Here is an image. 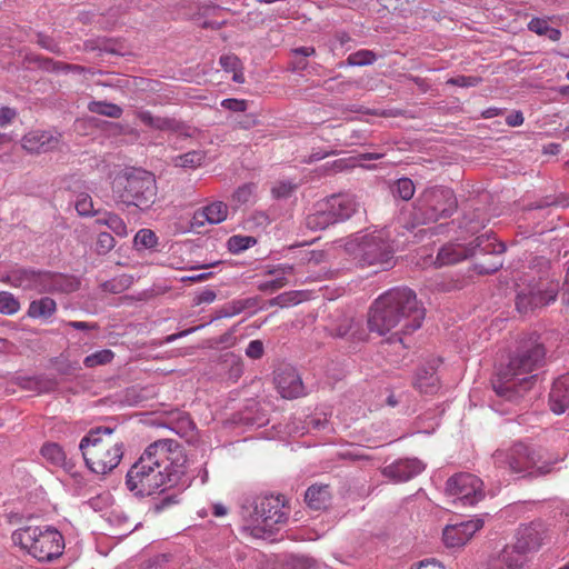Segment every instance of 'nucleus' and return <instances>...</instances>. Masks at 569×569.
<instances>
[{
  "label": "nucleus",
  "instance_id": "1",
  "mask_svg": "<svg viewBox=\"0 0 569 569\" xmlns=\"http://www.w3.org/2000/svg\"><path fill=\"white\" fill-rule=\"evenodd\" d=\"M187 456L171 439L149 445L126 476V486L134 496L146 497L158 490L187 488L191 478L186 472Z\"/></svg>",
  "mask_w": 569,
  "mask_h": 569
},
{
  "label": "nucleus",
  "instance_id": "2",
  "mask_svg": "<svg viewBox=\"0 0 569 569\" xmlns=\"http://www.w3.org/2000/svg\"><path fill=\"white\" fill-rule=\"evenodd\" d=\"M423 319L425 309L416 293L408 288H393L373 302L367 323L370 331L380 336L391 332L389 341L402 342V335L419 329Z\"/></svg>",
  "mask_w": 569,
  "mask_h": 569
},
{
  "label": "nucleus",
  "instance_id": "3",
  "mask_svg": "<svg viewBox=\"0 0 569 569\" xmlns=\"http://www.w3.org/2000/svg\"><path fill=\"white\" fill-rule=\"evenodd\" d=\"M545 355L542 345L537 340L523 343L493 381L495 392L510 401L521 397L536 382L533 371L542 366Z\"/></svg>",
  "mask_w": 569,
  "mask_h": 569
},
{
  "label": "nucleus",
  "instance_id": "4",
  "mask_svg": "<svg viewBox=\"0 0 569 569\" xmlns=\"http://www.w3.org/2000/svg\"><path fill=\"white\" fill-rule=\"evenodd\" d=\"M549 261L542 257L535 259L530 272L519 278L516 306L525 313L535 308H541L556 301L559 292L558 280L550 277Z\"/></svg>",
  "mask_w": 569,
  "mask_h": 569
},
{
  "label": "nucleus",
  "instance_id": "5",
  "mask_svg": "<svg viewBox=\"0 0 569 569\" xmlns=\"http://www.w3.org/2000/svg\"><path fill=\"white\" fill-rule=\"evenodd\" d=\"M114 429H91L79 443L88 468L97 475H107L116 469L123 457V443L113 437Z\"/></svg>",
  "mask_w": 569,
  "mask_h": 569
},
{
  "label": "nucleus",
  "instance_id": "6",
  "mask_svg": "<svg viewBox=\"0 0 569 569\" xmlns=\"http://www.w3.org/2000/svg\"><path fill=\"white\" fill-rule=\"evenodd\" d=\"M345 249L362 267H379L386 270L395 264V249L389 232L385 229L358 231L347 238Z\"/></svg>",
  "mask_w": 569,
  "mask_h": 569
},
{
  "label": "nucleus",
  "instance_id": "7",
  "mask_svg": "<svg viewBox=\"0 0 569 569\" xmlns=\"http://www.w3.org/2000/svg\"><path fill=\"white\" fill-rule=\"evenodd\" d=\"M241 516L244 521L242 533L256 539L271 537L278 525L288 519L284 501L280 496L257 497L250 505H243Z\"/></svg>",
  "mask_w": 569,
  "mask_h": 569
},
{
  "label": "nucleus",
  "instance_id": "8",
  "mask_svg": "<svg viewBox=\"0 0 569 569\" xmlns=\"http://www.w3.org/2000/svg\"><path fill=\"white\" fill-rule=\"evenodd\" d=\"M496 468L503 469L510 473L522 476H545L553 470V465L560 459L550 460L545 458L541 449L517 442L507 449H498L492 455Z\"/></svg>",
  "mask_w": 569,
  "mask_h": 569
},
{
  "label": "nucleus",
  "instance_id": "9",
  "mask_svg": "<svg viewBox=\"0 0 569 569\" xmlns=\"http://www.w3.org/2000/svg\"><path fill=\"white\" fill-rule=\"evenodd\" d=\"M11 540L40 562H50L64 550L62 533L51 526L19 528L12 532Z\"/></svg>",
  "mask_w": 569,
  "mask_h": 569
},
{
  "label": "nucleus",
  "instance_id": "10",
  "mask_svg": "<svg viewBox=\"0 0 569 569\" xmlns=\"http://www.w3.org/2000/svg\"><path fill=\"white\" fill-rule=\"evenodd\" d=\"M112 191L117 201L146 210L156 200V180L150 172L134 170L124 177L117 178Z\"/></svg>",
  "mask_w": 569,
  "mask_h": 569
},
{
  "label": "nucleus",
  "instance_id": "11",
  "mask_svg": "<svg viewBox=\"0 0 569 569\" xmlns=\"http://www.w3.org/2000/svg\"><path fill=\"white\" fill-rule=\"evenodd\" d=\"M360 203L355 194H331L317 204L313 213L308 214L306 224L311 230L327 227L350 219L359 209Z\"/></svg>",
  "mask_w": 569,
  "mask_h": 569
},
{
  "label": "nucleus",
  "instance_id": "12",
  "mask_svg": "<svg viewBox=\"0 0 569 569\" xmlns=\"http://www.w3.org/2000/svg\"><path fill=\"white\" fill-rule=\"evenodd\" d=\"M457 208L453 191L445 187L426 189L416 200L413 219L417 223L427 224L442 218H449Z\"/></svg>",
  "mask_w": 569,
  "mask_h": 569
},
{
  "label": "nucleus",
  "instance_id": "13",
  "mask_svg": "<svg viewBox=\"0 0 569 569\" xmlns=\"http://www.w3.org/2000/svg\"><path fill=\"white\" fill-rule=\"evenodd\" d=\"M506 250L505 244L497 242L491 234H481L470 243L448 242L443 244L433 261L436 267H445L461 262L478 252L486 254H500Z\"/></svg>",
  "mask_w": 569,
  "mask_h": 569
},
{
  "label": "nucleus",
  "instance_id": "14",
  "mask_svg": "<svg viewBox=\"0 0 569 569\" xmlns=\"http://www.w3.org/2000/svg\"><path fill=\"white\" fill-rule=\"evenodd\" d=\"M446 495L452 498L453 503L460 506H475L485 498L483 482L475 475L459 472L446 482Z\"/></svg>",
  "mask_w": 569,
  "mask_h": 569
},
{
  "label": "nucleus",
  "instance_id": "15",
  "mask_svg": "<svg viewBox=\"0 0 569 569\" xmlns=\"http://www.w3.org/2000/svg\"><path fill=\"white\" fill-rule=\"evenodd\" d=\"M0 282L22 291L41 293L42 271L16 266L0 271Z\"/></svg>",
  "mask_w": 569,
  "mask_h": 569
},
{
  "label": "nucleus",
  "instance_id": "16",
  "mask_svg": "<svg viewBox=\"0 0 569 569\" xmlns=\"http://www.w3.org/2000/svg\"><path fill=\"white\" fill-rule=\"evenodd\" d=\"M61 143V133L57 130L34 129L21 139V147L30 154H42L57 150Z\"/></svg>",
  "mask_w": 569,
  "mask_h": 569
},
{
  "label": "nucleus",
  "instance_id": "17",
  "mask_svg": "<svg viewBox=\"0 0 569 569\" xmlns=\"http://www.w3.org/2000/svg\"><path fill=\"white\" fill-rule=\"evenodd\" d=\"M482 527L483 520L480 518H473L459 523L448 525L442 532L443 542L449 548L462 547Z\"/></svg>",
  "mask_w": 569,
  "mask_h": 569
},
{
  "label": "nucleus",
  "instance_id": "18",
  "mask_svg": "<svg viewBox=\"0 0 569 569\" xmlns=\"http://www.w3.org/2000/svg\"><path fill=\"white\" fill-rule=\"evenodd\" d=\"M426 469V465L417 458L397 460L383 468L382 475L395 482H406Z\"/></svg>",
  "mask_w": 569,
  "mask_h": 569
},
{
  "label": "nucleus",
  "instance_id": "19",
  "mask_svg": "<svg viewBox=\"0 0 569 569\" xmlns=\"http://www.w3.org/2000/svg\"><path fill=\"white\" fill-rule=\"evenodd\" d=\"M41 455L49 463L69 473L79 488L84 486L83 477L74 470L73 461L67 458L61 446L54 442L46 443L41 448Z\"/></svg>",
  "mask_w": 569,
  "mask_h": 569
},
{
  "label": "nucleus",
  "instance_id": "20",
  "mask_svg": "<svg viewBox=\"0 0 569 569\" xmlns=\"http://www.w3.org/2000/svg\"><path fill=\"white\" fill-rule=\"evenodd\" d=\"M543 526L541 522L521 525L516 532V542L512 546L528 557V553L539 549L542 541Z\"/></svg>",
  "mask_w": 569,
  "mask_h": 569
},
{
  "label": "nucleus",
  "instance_id": "21",
  "mask_svg": "<svg viewBox=\"0 0 569 569\" xmlns=\"http://www.w3.org/2000/svg\"><path fill=\"white\" fill-rule=\"evenodd\" d=\"M274 382L282 398L295 399L305 395L302 380L293 368L279 370Z\"/></svg>",
  "mask_w": 569,
  "mask_h": 569
},
{
  "label": "nucleus",
  "instance_id": "22",
  "mask_svg": "<svg viewBox=\"0 0 569 569\" xmlns=\"http://www.w3.org/2000/svg\"><path fill=\"white\" fill-rule=\"evenodd\" d=\"M528 557L512 545H507L488 565V569H525Z\"/></svg>",
  "mask_w": 569,
  "mask_h": 569
},
{
  "label": "nucleus",
  "instance_id": "23",
  "mask_svg": "<svg viewBox=\"0 0 569 569\" xmlns=\"http://www.w3.org/2000/svg\"><path fill=\"white\" fill-rule=\"evenodd\" d=\"M79 287L77 278L42 271L41 293L43 292H72Z\"/></svg>",
  "mask_w": 569,
  "mask_h": 569
},
{
  "label": "nucleus",
  "instance_id": "24",
  "mask_svg": "<svg viewBox=\"0 0 569 569\" xmlns=\"http://www.w3.org/2000/svg\"><path fill=\"white\" fill-rule=\"evenodd\" d=\"M329 332L332 337L348 338L352 341H361L367 337L366 330L362 328L360 321H356L349 317H343L338 323L332 325L329 328Z\"/></svg>",
  "mask_w": 569,
  "mask_h": 569
},
{
  "label": "nucleus",
  "instance_id": "25",
  "mask_svg": "<svg viewBox=\"0 0 569 569\" xmlns=\"http://www.w3.org/2000/svg\"><path fill=\"white\" fill-rule=\"evenodd\" d=\"M228 217V206L222 201H214L197 210L193 214V224L202 226L204 222L218 224Z\"/></svg>",
  "mask_w": 569,
  "mask_h": 569
},
{
  "label": "nucleus",
  "instance_id": "26",
  "mask_svg": "<svg viewBox=\"0 0 569 569\" xmlns=\"http://www.w3.org/2000/svg\"><path fill=\"white\" fill-rule=\"evenodd\" d=\"M550 409L561 415L569 408V377L558 378L549 395Z\"/></svg>",
  "mask_w": 569,
  "mask_h": 569
},
{
  "label": "nucleus",
  "instance_id": "27",
  "mask_svg": "<svg viewBox=\"0 0 569 569\" xmlns=\"http://www.w3.org/2000/svg\"><path fill=\"white\" fill-rule=\"evenodd\" d=\"M137 117L144 126L156 130L179 132L182 129V124L176 119L168 117H156L147 110L139 111Z\"/></svg>",
  "mask_w": 569,
  "mask_h": 569
},
{
  "label": "nucleus",
  "instance_id": "28",
  "mask_svg": "<svg viewBox=\"0 0 569 569\" xmlns=\"http://www.w3.org/2000/svg\"><path fill=\"white\" fill-rule=\"evenodd\" d=\"M413 386L423 393L432 395L439 389V379L432 365L418 369Z\"/></svg>",
  "mask_w": 569,
  "mask_h": 569
},
{
  "label": "nucleus",
  "instance_id": "29",
  "mask_svg": "<svg viewBox=\"0 0 569 569\" xmlns=\"http://www.w3.org/2000/svg\"><path fill=\"white\" fill-rule=\"evenodd\" d=\"M57 311V302L49 297L32 300L28 307L27 316L31 319L48 320Z\"/></svg>",
  "mask_w": 569,
  "mask_h": 569
},
{
  "label": "nucleus",
  "instance_id": "30",
  "mask_svg": "<svg viewBox=\"0 0 569 569\" xmlns=\"http://www.w3.org/2000/svg\"><path fill=\"white\" fill-rule=\"evenodd\" d=\"M273 276L270 280L261 281L258 288L261 291H276L289 283L288 277L293 273L291 264H281L277 269L269 271Z\"/></svg>",
  "mask_w": 569,
  "mask_h": 569
},
{
  "label": "nucleus",
  "instance_id": "31",
  "mask_svg": "<svg viewBox=\"0 0 569 569\" xmlns=\"http://www.w3.org/2000/svg\"><path fill=\"white\" fill-rule=\"evenodd\" d=\"M329 496L328 486H311L307 489L305 499L311 509L319 510L327 506Z\"/></svg>",
  "mask_w": 569,
  "mask_h": 569
},
{
  "label": "nucleus",
  "instance_id": "32",
  "mask_svg": "<svg viewBox=\"0 0 569 569\" xmlns=\"http://www.w3.org/2000/svg\"><path fill=\"white\" fill-rule=\"evenodd\" d=\"M204 158L206 154L203 151L193 150L176 157L173 163L176 167L193 169L201 166Z\"/></svg>",
  "mask_w": 569,
  "mask_h": 569
},
{
  "label": "nucleus",
  "instance_id": "33",
  "mask_svg": "<svg viewBox=\"0 0 569 569\" xmlns=\"http://www.w3.org/2000/svg\"><path fill=\"white\" fill-rule=\"evenodd\" d=\"M88 109L93 113L116 119L122 114V109L118 104L106 101H92L89 103Z\"/></svg>",
  "mask_w": 569,
  "mask_h": 569
},
{
  "label": "nucleus",
  "instance_id": "34",
  "mask_svg": "<svg viewBox=\"0 0 569 569\" xmlns=\"http://www.w3.org/2000/svg\"><path fill=\"white\" fill-rule=\"evenodd\" d=\"M307 298L305 291H290L281 293L269 301L270 306H279L281 308L296 306Z\"/></svg>",
  "mask_w": 569,
  "mask_h": 569
},
{
  "label": "nucleus",
  "instance_id": "35",
  "mask_svg": "<svg viewBox=\"0 0 569 569\" xmlns=\"http://www.w3.org/2000/svg\"><path fill=\"white\" fill-rule=\"evenodd\" d=\"M21 309L19 299L9 291H0V313L13 316Z\"/></svg>",
  "mask_w": 569,
  "mask_h": 569
},
{
  "label": "nucleus",
  "instance_id": "36",
  "mask_svg": "<svg viewBox=\"0 0 569 569\" xmlns=\"http://www.w3.org/2000/svg\"><path fill=\"white\" fill-rule=\"evenodd\" d=\"M257 243L251 236L234 234L227 241V248L231 253H240Z\"/></svg>",
  "mask_w": 569,
  "mask_h": 569
},
{
  "label": "nucleus",
  "instance_id": "37",
  "mask_svg": "<svg viewBox=\"0 0 569 569\" xmlns=\"http://www.w3.org/2000/svg\"><path fill=\"white\" fill-rule=\"evenodd\" d=\"M113 351H111L110 349H102L87 356L83 359V365L86 368H94L97 366H104L107 363H110L113 360Z\"/></svg>",
  "mask_w": 569,
  "mask_h": 569
},
{
  "label": "nucleus",
  "instance_id": "38",
  "mask_svg": "<svg viewBox=\"0 0 569 569\" xmlns=\"http://www.w3.org/2000/svg\"><path fill=\"white\" fill-rule=\"evenodd\" d=\"M252 305L253 303L251 299L232 300L220 309V317L230 318L237 316L244 311L246 309L252 307Z\"/></svg>",
  "mask_w": 569,
  "mask_h": 569
},
{
  "label": "nucleus",
  "instance_id": "39",
  "mask_svg": "<svg viewBox=\"0 0 569 569\" xmlns=\"http://www.w3.org/2000/svg\"><path fill=\"white\" fill-rule=\"evenodd\" d=\"M377 60V56L373 51L362 49L357 52L351 53L347 59V66L351 67H362V66H370L375 63Z\"/></svg>",
  "mask_w": 569,
  "mask_h": 569
},
{
  "label": "nucleus",
  "instance_id": "40",
  "mask_svg": "<svg viewBox=\"0 0 569 569\" xmlns=\"http://www.w3.org/2000/svg\"><path fill=\"white\" fill-rule=\"evenodd\" d=\"M77 212L82 217H92L98 213L93 209V201L89 193L81 192L77 196L74 201Z\"/></svg>",
  "mask_w": 569,
  "mask_h": 569
},
{
  "label": "nucleus",
  "instance_id": "41",
  "mask_svg": "<svg viewBox=\"0 0 569 569\" xmlns=\"http://www.w3.org/2000/svg\"><path fill=\"white\" fill-rule=\"evenodd\" d=\"M158 243L156 233L150 229H141L134 236V246L138 249H151Z\"/></svg>",
  "mask_w": 569,
  "mask_h": 569
},
{
  "label": "nucleus",
  "instance_id": "42",
  "mask_svg": "<svg viewBox=\"0 0 569 569\" xmlns=\"http://www.w3.org/2000/svg\"><path fill=\"white\" fill-rule=\"evenodd\" d=\"M106 226L118 237L124 238L128 236L127 224L116 213L106 212Z\"/></svg>",
  "mask_w": 569,
  "mask_h": 569
},
{
  "label": "nucleus",
  "instance_id": "43",
  "mask_svg": "<svg viewBox=\"0 0 569 569\" xmlns=\"http://www.w3.org/2000/svg\"><path fill=\"white\" fill-rule=\"evenodd\" d=\"M393 193L402 200H409L415 194V184L410 179L401 178L396 182Z\"/></svg>",
  "mask_w": 569,
  "mask_h": 569
},
{
  "label": "nucleus",
  "instance_id": "44",
  "mask_svg": "<svg viewBox=\"0 0 569 569\" xmlns=\"http://www.w3.org/2000/svg\"><path fill=\"white\" fill-rule=\"evenodd\" d=\"M116 246L114 238L111 233L100 232L96 242V250L100 254H106Z\"/></svg>",
  "mask_w": 569,
  "mask_h": 569
},
{
  "label": "nucleus",
  "instance_id": "45",
  "mask_svg": "<svg viewBox=\"0 0 569 569\" xmlns=\"http://www.w3.org/2000/svg\"><path fill=\"white\" fill-rule=\"evenodd\" d=\"M296 188H297V184H295L290 180L279 181L272 188V194H273L274 198L286 199V198H289L293 193Z\"/></svg>",
  "mask_w": 569,
  "mask_h": 569
},
{
  "label": "nucleus",
  "instance_id": "46",
  "mask_svg": "<svg viewBox=\"0 0 569 569\" xmlns=\"http://www.w3.org/2000/svg\"><path fill=\"white\" fill-rule=\"evenodd\" d=\"M256 186L253 183H246L240 186L233 193L232 198L239 204L249 202L254 193Z\"/></svg>",
  "mask_w": 569,
  "mask_h": 569
},
{
  "label": "nucleus",
  "instance_id": "47",
  "mask_svg": "<svg viewBox=\"0 0 569 569\" xmlns=\"http://www.w3.org/2000/svg\"><path fill=\"white\" fill-rule=\"evenodd\" d=\"M481 82L479 77L473 76H457L448 79L447 83L452 86H458L461 88H470L476 87Z\"/></svg>",
  "mask_w": 569,
  "mask_h": 569
},
{
  "label": "nucleus",
  "instance_id": "48",
  "mask_svg": "<svg viewBox=\"0 0 569 569\" xmlns=\"http://www.w3.org/2000/svg\"><path fill=\"white\" fill-rule=\"evenodd\" d=\"M221 107L233 112H244L248 108V102L243 99L228 98L221 101Z\"/></svg>",
  "mask_w": 569,
  "mask_h": 569
},
{
  "label": "nucleus",
  "instance_id": "49",
  "mask_svg": "<svg viewBox=\"0 0 569 569\" xmlns=\"http://www.w3.org/2000/svg\"><path fill=\"white\" fill-rule=\"evenodd\" d=\"M351 42H353V41L348 33L338 32L335 36V41L331 43L330 49H331V51H336L338 48H341V49H345L346 51H348L352 48Z\"/></svg>",
  "mask_w": 569,
  "mask_h": 569
},
{
  "label": "nucleus",
  "instance_id": "50",
  "mask_svg": "<svg viewBox=\"0 0 569 569\" xmlns=\"http://www.w3.org/2000/svg\"><path fill=\"white\" fill-rule=\"evenodd\" d=\"M219 63L227 72H231L241 66L240 59L234 54L221 56Z\"/></svg>",
  "mask_w": 569,
  "mask_h": 569
},
{
  "label": "nucleus",
  "instance_id": "51",
  "mask_svg": "<svg viewBox=\"0 0 569 569\" xmlns=\"http://www.w3.org/2000/svg\"><path fill=\"white\" fill-rule=\"evenodd\" d=\"M17 110L10 107H1L0 108V128H4L12 123V121L17 118Z\"/></svg>",
  "mask_w": 569,
  "mask_h": 569
},
{
  "label": "nucleus",
  "instance_id": "52",
  "mask_svg": "<svg viewBox=\"0 0 569 569\" xmlns=\"http://www.w3.org/2000/svg\"><path fill=\"white\" fill-rule=\"evenodd\" d=\"M246 355L251 359H260L263 356V343L260 340L249 342Z\"/></svg>",
  "mask_w": 569,
  "mask_h": 569
},
{
  "label": "nucleus",
  "instance_id": "53",
  "mask_svg": "<svg viewBox=\"0 0 569 569\" xmlns=\"http://www.w3.org/2000/svg\"><path fill=\"white\" fill-rule=\"evenodd\" d=\"M37 43L48 51L58 53L60 51L58 43L49 36L38 34Z\"/></svg>",
  "mask_w": 569,
  "mask_h": 569
},
{
  "label": "nucleus",
  "instance_id": "54",
  "mask_svg": "<svg viewBox=\"0 0 569 569\" xmlns=\"http://www.w3.org/2000/svg\"><path fill=\"white\" fill-rule=\"evenodd\" d=\"M548 27H549L548 21L545 19H540V18H533L528 23V29L539 36H542L546 32Z\"/></svg>",
  "mask_w": 569,
  "mask_h": 569
},
{
  "label": "nucleus",
  "instance_id": "55",
  "mask_svg": "<svg viewBox=\"0 0 569 569\" xmlns=\"http://www.w3.org/2000/svg\"><path fill=\"white\" fill-rule=\"evenodd\" d=\"M216 292L211 289H206L203 291H201L194 299L196 301V305H201V303H211L216 300Z\"/></svg>",
  "mask_w": 569,
  "mask_h": 569
},
{
  "label": "nucleus",
  "instance_id": "56",
  "mask_svg": "<svg viewBox=\"0 0 569 569\" xmlns=\"http://www.w3.org/2000/svg\"><path fill=\"white\" fill-rule=\"evenodd\" d=\"M44 68L48 70H52V71H67V70H79L80 69L78 66L63 64V63L56 62L52 60H48L46 62Z\"/></svg>",
  "mask_w": 569,
  "mask_h": 569
},
{
  "label": "nucleus",
  "instance_id": "57",
  "mask_svg": "<svg viewBox=\"0 0 569 569\" xmlns=\"http://www.w3.org/2000/svg\"><path fill=\"white\" fill-rule=\"evenodd\" d=\"M523 116L520 111L512 112L506 118V122L510 127H519L523 123Z\"/></svg>",
  "mask_w": 569,
  "mask_h": 569
},
{
  "label": "nucleus",
  "instance_id": "58",
  "mask_svg": "<svg viewBox=\"0 0 569 569\" xmlns=\"http://www.w3.org/2000/svg\"><path fill=\"white\" fill-rule=\"evenodd\" d=\"M411 569H445L440 563L435 560H423Z\"/></svg>",
  "mask_w": 569,
  "mask_h": 569
},
{
  "label": "nucleus",
  "instance_id": "59",
  "mask_svg": "<svg viewBox=\"0 0 569 569\" xmlns=\"http://www.w3.org/2000/svg\"><path fill=\"white\" fill-rule=\"evenodd\" d=\"M501 264H502L501 262H496L489 267H485L483 264H477L476 270L479 273L489 274V273L496 272L501 267Z\"/></svg>",
  "mask_w": 569,
  "mask_h": 569
},
{
  "label": "nucleus",
  "instance_id": "60",
  "mask_svg": "<svg viewBox=\"0 0 569 569\" xmlns=\"http://www.w3.org/2000/svg\"><path fill=\"white\" fill-rule=\"evenodd\" d=\"M542 36L547 37L551 41H558L561 38V31L549 26Z\"/></svg>",
  "mask_w": 569,
  "mask_h": 569
},
{
  "label": "nucleus",
  "instance_id": "61",
  "mask_svg": "<svg viewBox=\"0 0 569 569\" xmlns=\"http://www.w3.org/2000/svg\"><path fill=\"white\" fill-rule=\"evenodd\" d=\"M202 326H199V327H193V328H190V329H187V330H183V331H180L178 333H173V335H170L168 338H167V341L168 342H171V341H174L179 338H182V337H186L188 336L189 333L191 332H194L196 330H198L199 328H201Z\"/></svg>",
  "mask_w": 569,
  "mask_h": 569
},
{
  "label": "nucleus",
  "instance_id": "62",
  "mask_svg": "<svg viewBox=\"0 0 569 569\" xmlns=\"http://www.w3.org/2000/svg\"><path fill=\"white\" fill-rule=\"evenodd\" d=\"M66 326L73 328L76 330H88V329L93 328V326H91L84 321H68V322H66Z\"/></svg>",
  "mask_w": 569,
  "mask_h": 569
},
{
  "label": "nucleus",
  "instance_id": "63",
  "mask_svg": "<svg viewBox=\"0 0 569 569\" xmlns=\"http://www.w3.org/2000/svg\"><path fill=\"white\" fill-rule=\"evenodd\" d=\"M295 54H299L302 57H310L316 53V50L313 47H299L292 50Z\"/></svg>",
  "mask_w": 569,
  "mask_h": 569
},
{
  "label": "nucleus",
  "instance_id": "64",
  "mask_svg": "<svg viewBox=\"0 0 569 569\" xmlns=\"http://www.w3.org/2000/svg\"><path fill=\"white\" fill-rule=\"evenodd\" d=\"M212 512L216 517H223L227 515L228 510L222 503H214L212 507Z\"/></svg>",
  "mask_w": 569,
  "mask_h": 569
}]
</instances>
